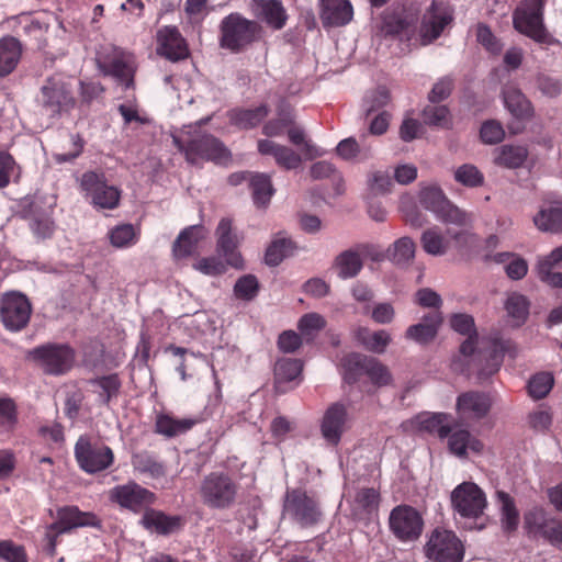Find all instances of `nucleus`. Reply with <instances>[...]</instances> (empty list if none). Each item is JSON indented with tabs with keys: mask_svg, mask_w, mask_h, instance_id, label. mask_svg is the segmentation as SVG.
I'll use <instances>...</instances> for the list:
<instances>
[{
	"mask_svg": "<svg viewBox=\"0 0 562 562\" xmlns=\"http://www.w3.org/2000/svg\"><path fill=\"white\" fill-rule=\"evenodd\" d=\"M450 323L457 333L468 336L460 346L459 355L452 361L453 370L467 375H476L481 381L496 373L503 362L504 345L496 339H480L474 318L469 314H454Z\"/></svg>",
	"mask_w": 562,
	"mask_h": 562,
	"instance_id": "f257e3e1",
	"label": "nucleus"
},
{
	"mask_svg": "<svg viewBox=\"0 0 562 562\" xmlns=\"http://www.w3.org/2000/svg\"><path fill=\"white\" fill-rule=\"evenodd\" d=\"M175 146L184 154L188 162L198 165L203 160L215 164H225L231 158L229 150L216 137L210 134L195 133L189 136V133L182 132L172 136Z\"/></svg>",
	"mask_w": 562,
	"mask_h": 562,
	"instance_id": "f03ea898",
	"label": "nucleus"
},
{
	"mask_svg": "<svg viewBox=\"0 0 562 562\" xmlns=\"http://www.w3.org/2000/svg\"><path fill=\"white\" fill-rule=\"evenodd\" d=\"M239 490L240 485L234 476L224 471H214L201 480L198 494L206 508L225 510L237 503Z\"/></svg>",
	"mask_w": 562,
	"mask_h": 562,
	"instance_id": "7ed1b4c3",
	"label": "nucleus"
},
{
	"mask_svg": "<svg viewBox=\"0 0 562 562\" xmlns=\"http://www.w3.org/2000/svg\"><path fill=\"white\" fill-rule=\"evenodd\" d=\"M260 35L261 26L239 13H231L221 22V47L232 53L244 50L258 41Z\"/></svg>",
	"mask_w": 562,
	"mask_h": 562,
	"instance_id": "20e7f679",
	"label": "nucleus"
},
{
	"mask_svg": "<svg viewBox=\"0 0 562 562\" xmlns=\"http://www.w3.org/2000/svg\"><path fill=\"white\" fill-rule=\"evenodd\" d=\"M546 0H525L513 15L514 27L539 44L552 45L557 40L543 23Z\"/></svg>",
	"mask_w": 562,
	"mask_h": 562,
	"instance_id": "39448f33",
	"label": "nucleus"
},
{
	"mask_svg": "<svg viewBox=\"0 0 562 562\" xmlns=\"http://www.w3.org/2000/svg\"><path fill=\"white\" fill-rule=\"evenodd\" d=\"M36 103L42 115L58 119L75 108L76 100L66 81L60 77H49L41 87Z\"/></svg>",
	"mask_w": 562,
	"mask_h": 562,
	"instance_id": "423d86ee",
	"label": "nucleus"
},
{
	"mask_svg": "<svg viewBox=\"0 0 562 562\" xmlns=\"http://www.w3.org/2000/svg\"><path fill=\"white\" fill-rule=\"evenodd\" d=\"M283 513L301 528H312L323 520L318 501L301 488L286 492Z\"/></svg>",
	"mask_w": 562,
	"mask_h": 562,
	"instance_id": "0eeeda50",
	"label": "nucleus"
},
{
	"mask_svg": "<svg viewBox=\"0 0 562 562\" xmlns=\"http://www.w3.org/2000/svg\"><path fill=\"white\" fill-rule=\"evenodd\" d=\"M345 368V379L349 382H356L357 379L366 374L372 384L376 386H386L392 383V374L389 368L375 358L361 353H349L342 360Z\"/></svg>",
	"mask_w": 562,
	"mask_h": 562,
	"instance_id": "6e6552de",
	"label": "nucleus"
},
{
	"mask_svg": "<svg viewBox=\"0 0 562 562\" xmlns=\"http://www.w3.org/2000/svg\"><path fill=\"white\" fill-rule=\"evenodd\" d=\"M420 204L446 224L463 226L467 224V214L453 205L437 186L423 187L418 194Z\"/></svg>",
	"mask_w": 562,
	"mask_h": 562,
	"instance_id": "1a4fd4ad",
	"label": "nucleus"
},
{
	"mask_svg": "<svg viewBox=\"0 0 562 562\" xmlns=\"http://www.w3.org/2000/svg\"><path fill=\"white\" fill-rule=\"evenodd\" d=\"M45 373L59 375L69 371L75 361V352L67 345L47 344L29 352Z\"/></svg>",
	"mask_w": 562,
	"mask_h": 562,
	"instance_id": "9d476101",
	"label": "nucleus"
},
{
	"mask_svg": "<svg viewBox=\"0 0 562 562\" xmlns=\"http://www.w3.org/2000/svg\"><path fill=\"white\" fill-rule=\"evenodd\" d=\"M108 497L111 503L134 514L145 512L156 502V495L135 481L115 485L109 491Z\"/></svg>",
	"mask_w": 562,
	"mask_h": 562,
	"instance_id": "9b49d317",
	"label": "nucleus"
},
{
	"mask_svg": "<svg viewBox=\"0 0 562 562\" xmlns=\"http://www.w3.org/2000/svg\"><path fill=\"white\" fill-rule=\"evenodd\" d=\"M389 527L398 541L414 542L423 532L424 519L412 506L398 505L390 513Z\"/></svg>",
	"mask_w": 562,
	"mask_h": 562,
	"instance_id": "f8f14e48",
	"label": "nucleus"
},
{
	"mask_svg": "<svg viewBox=\"0 0 562 562\" xmlns=\"http://www.w3.org/2000/svg\"><path fill=\"white\" fill-rule=\"evenodd\" d=\"M80 188L100 209L113 210L119 205L121 191L119 188L108 184L103 173L85 172L80 179Z\"/></svg>",
	"mask_w": 562,
	"mask_h": 562,
	"instance_id": "ddd939ff",
	"label": "nucleus"
},
{
	"mask_svg": "<svg viewBox=\"0 0 562 562\" xmlns=\"http://www.w3.org/2000/svg\"><path fill=\"white\" fill-rule=\"evenodd\" d=\"M451 503L456 513L463 518H479L487 505L484 492L472 482L459 484L451 493Z\"/></svg>",
	"mask_w": 562,
	"mask_h": 562,
	"instance_id": "4468645a",
	"label": "nucleus"
},
{
	"mask_svg": "<svg viewBox=\"0 0 562 562\" xmlns=\"http://www.w3.org/2000/svg\"><path fill=\"white\" fill-rule=\"evenodd\" d=\"M75 457L79 467L90 474L108 469L114 461V454L110 447L92 445L86 437H80L76 442Z\"/></svg>",
	"mask_w": 562,
	"mask_h": 562,
	"instance_id": "2eb2a0df",
	"label": "nucleus"
},
{
	"mask_svg": "<svg viewBox=\"0 0 562 562\" xmlns=\"http://www.w3.org/2000/svg\"><path fill=\"white\" fill-rule=\"evenodd\" d=\"M425 552L436 562H460L463 557V547L452 531L437 528L431 532Z\"/></svg>",
	"mask_w": 562,
	"mask_h": 562,
	"instance_id": "dca6fc26",
	"label": "nucleus"
},
{
	"mask_svg": "<svg viewBox=\"0 0 562 562\" xmlns=\"http://www.w3.org/2000/svg\"><path fill=\"white\" fill-rule=\"evenodd\" d=\"M32 306L27 297L19 292L5 293L1 300L0 317L11 331L23 329L31 317Z\"/></svg>",
	"mask_w": 562,
	"mask_h": 562,
	"instance_id": "f3484780",
	"label": "nucleus"
},
{
	"mask_svg": "<svg viewBox=\"0 0 562 562\" xmlns=\"http://www.w3.org/2000/svg\"><path fill=\"white\" fill-rule=\"evenodd\" d=\"M349 428L348 408L342 403L329 405L319 423L323 439L330 446H338L342 435Z\"/></svg>",
	"mask_w": 562,
	"mask_h": 562,
	"instance_id": "a211bd4d",
	"label": "nucleus"
},
{
	"mask_svg": "<svg viewBox=\"0 0 562 562\" xmlns=\"http://www.w3.org/2000/svg\"><path fill=\"white\" fill-rule=\"evenodd\" d=\"M468 233L462 231L447 229L443 234L438 226L425 229L420 236L423 250L435 257L445 256L451 248V240L467 243Z\"/></svg>",
	"mask_w": 562,
	"mask_h": 562,
	"instance_id": "6ab92c4d",
	"label": "nucleus"
},
{
	"mask_svg": "<svg viewBox=\"0 0 562 562\" xmlns=\"http://www.w3.org/2000/svg\"><path fill=\"white\" fill-rule=\"evenodd\" d=\"M492 406L490 396L482 392L470 391L458 396L456 408L463 420H479L485 417Z\"/></svg>",
	"mask_w": 562,
	"mask_h": 562,
	"instance_id": "aec40b11",
	"label": "nucleus"
},
{
	"mask_svg": "<svg viewBox=\"0 0 562 562\" xmlns=\"http://www.w3.org/2000/svg\"><path fill=\"white\" fill-rule=\"evenodd\" d=\"M99 67L104 75L116 78L125 88L133 86L135 65L131 54L114 52L113 56L99 61Z\"/></svg>",
	"mask_w": 562,
	"mask_h": 562,
	"instance_id": "412c9836",
	"label": "nucleus"
},
{
	"mask_svg": "<svg viewBox=\"0 0 562 562\" xmlns=\"http://www.w3.org/2000/svg\"><path fill=\"white\" fill-rule=\"evenodd\" d=\"M157 53L177 61L188 56L187 45L176 26H165L157 33Z\"/></svg>",
	"mask_w": 562,
	"mask_h": 562,
	"instance_id": "4be33fe9",
	"label": "nucleus"
},
{
	"mask_svg": "<svg viewBox=\"0 0 562 562\" xmlns=\"http://www.w3.org/2000/svg\"><path fill=\"white\" fill-rule=\"evenodd\" d=\"M217 236V250L225 258L226 262L236 268L241 269L244 267L243 258L239 252L236 251L237 239L232 234V221L228 218H222L216 228Z\"/></svg>",
	"mask_w": 562,
	"mask_h": 562,
	"instance_id": "5701e85b",
	"label": "nucleus"
},
{
	"mask_svg": "<svg viewBox=\"0 0 562 562\" xmlns=\"http://www.w3.org/2000/svg\"><path fill=\"white\" fill-rule=\"evenodd\" d=\"M99 525L100 520L94 514L81 512L75 506H66L58 509L54 528H60V531L68 532L74 528L98 527Z\"/></svg>",
	"mask_w": 562,
	"mask_h": 562,
	"instance_id": "b1692460",
	"label": "nucleus"
},
{
	"mask_svg": "<svg viewBox=\"0 0 562 562\" xmlns=\"http://www.w3.org/2000/svg\"><path fill=\"white\" fill-rule=\"evenodd\" d=\"M353 16L349 0H321V19L324 26H342Z\"/></svg>",
	"mask_w": 562,
	"mask_h": 562,
	"instance_id": "393cba45",
	"label": "nucleus"
},
{
	"mask_svg": "<svg viewBox=\"0 0 562 562\" xmlns=\"http://www.w3.org/2000/svg\"><path fill=\"white\" fill-rule=\"evenodd\" d=\"M258 151L261 155L272 156L277 165L286 170L296 169L302 162L301 155L295 153L292 148L280 145L273 140H258Z\"/></svg>",
	"mask_w": 562,
	"mask_h": 562,
	"instance_id": "a878e982",
	"label": "nucleus"
},
{
	"mask_svg": "<svg viewBox=\"0 0 562 562\" xmlns=\"http://www.w3.org/2000/svg\"><path fill=\"white\" fill-rule=\"evenodd\" d=\"M442 323L441 313L438 311L425 315L420 323L409 326L405 337L418 344H428L434 340Z\"/></svg>",
	"mask_w": 562,
	"mask_h": 562,
	"instance_id": "bb28decb",
	"label": "nucleus"
},
{
	"mask_svg": "<svg viewBox=\"0 0 562 562\" xmlns=\"http://www.w3.org/2000/svg\"><path fill=\"white\" fill-rule=\"evenodd\" d=\"M140 524L145 529L151 532L166 536L180 529L181 518L178 516H168L160 510L150 509L148 507L142 516Z\"/></svg>",
	"mask_w": 562,
	"mask_h": 562,
	"instance_id": "cd10ccee",
	"label": "nucleus"
},
{
	"mask_svg": "<svg viewBox=\"0 0 562 562\" xmlns=\"http://www.w3.org/2000/svg\"><path fill=\"white\" fill-rule=\"evenodd\" d=\"M442 5V0H434L428 14L424 18L423 36L429 41L436 40L451 21V14L448 10L441 8Z\"/></svg>",
	"mask_w": 562,
	"mask_h": 562,
	"instance_id": "c85d7f7f",
	"label": "nucleus"
},
{
	"mask_svg": "<svg viewBox=\"0 0 562 562\" xmlns=\"http://www.w3.org/2000/svg\"><path fill=\"white\" fill-rule=\"evenodd\" d=\"M255 13L273 30H281L288 20L286 11L280 0H255Z\"/></svg>",
	"mask_w": 562,
	"mask_h": 562,
	"instance_id": "c756f323",
	"label": "nucleus"
},
{
	"mask_svg": "<svg viewBox=\"0 0 562 562\" xmlns=\"http://www.w3.org/2000/svg\"><path fill=\"white\" fill-rule=\"evenodd\" d=\"M205 235L206 229L202 225H192L186 227L173 241L172 252L175 258L182 259L191 256L194 252L199 241L202 240Z\"/></svg>",
	"mask_w": 562,
	"mask_h": 562,
	"instance_id": "7c9ffc66",
	"label": "nucleus"
},
{
	"mask_svg": "<svg viewBox=\"0 0 562 562\" xmlns=\"http://www.w3.org/2000/svg\"><path fill=\"white\" fill-rule=\"evenodd\" d=\"M203 419L200 416L175 418L168 414H159L156 417V431L165 437H176L191 430Z\"/></svg>",
	"mask_w": 562,
	"mask_h": 562,
	"instance_id": "2f4dec72",
	"label": "nucleus"
},
{
	"mask_svg": "<svg viewBox=\"0 0 562 562\" xmlns=\"http://www.w3.org/2000/svg\"><path fill=\"white\" fill-rule=\"evenodd\" d=\"M21 42L13 36L0 38V78L9 76L18 67L22 57Z\"/></svg>",
	"mask_w": 562,
	"mask_h": 562,
	"instance_id": "473e14b6",
	"label": "nucleus"
},
{
	"mask_svg": "<svg viewBox=\"0 0 562 562\" xmlns=\"http://www.w3.org/2000/svg\"><path fill=\"white\" fill-rule=\"evenodd\" d=\"M446 438L449 451L458 458L467 457L468 451L480 453L484 448L483 442L467 429L450 431Z\"/></svg>",
	"mask_w": 562,
	"mask_h": 562,
	"instance_id": "72a5a7b5",
	"label": "nucleus"
},
{
	"mask_svg": "<svg viewBox=\"0 0 562 562\" xmlns=\"http://www.w3.org/2000/svg\"><path fill=\"white\" fill-rule=\"evenodd\" d=\"M448 420L449 415L445 413H422L412 420V424L419 430L436 434L443 439L451 431Z\"/></svg>",
	"mask_w": 562,
	"mask_h": 562,
	"instance_id": "f704fd0d",
	"label": "nucleus"
},
{
	"mask_svg": "<svg viewBox=\"0 0 562 562\" xmlns=\"http://www.w3.org/2000/svg\"><path fill=\"white\" fill-rule=\"evenodd\" d=\"M496 502L499 509V521L503 531H515L519 525V512L514 498L504 491H497Z\"/></svg>",
	"mask_w": 562,
	"mask_h": 562,
	"instance_id": "c9c22d12",
	"label": "nucleus"
},
{
	"mask_svg": "<svg viewBox=\"0 0 562 562\" xmlns=\"http://www.w3.org/2000/svg\"><path fill=\"white\" fill-rule=\"evenodd\" d=\"M131 464L135 472L146 475L153 480H157L166 475L165 464L148 451L134 453L131 459Z\"/></svg>",
	"mask_w": 562,
	"mask_h": 562,
	"instance_id": "e433bc0d",
	"label": "nucleus"
},
{
	"mask_svg": "<svg viewBox=\"0 0 562 562\" xmlns=\"http://www.w3.org/2000/svg\"><path fill=\"white\" fill-rule=\"evenodd\" d=\"M267 104H260L255 109H234L228 112L229 122L243 130L257 126L268 115Z\"/></svg>",
	"mask_w": 562,
	"mask_h": 562,
	"instance_id": "4c0bfd02",
	"label": "nucleus"
},
{
	"mask_svg": "<svg viewBox=\"0 0 562 562\" xmlns=\"http://www.w3.org/2000/svg\"><path fill=\"white\" fill-rule=\"evenodd\" d=\"M362 260L355 249H348L340 252L333 262V269L338 278L346 280L355 278L362 269Z\"/></svg>",
	"mask_w": 562,
	"mask_h": 562,
	"instance_id": "58836bf2",
	"label": "nucleus"
},
{
	"mask_svg": "<svg viewBox=\"0 0 562 562\" xmlns=\"http://www.w3.org/2000/svg\"><path fill=\"white\" fill-rule=\"evenodd\" d=\"M303 363L299 359L281 358L274 364V383L277 390L285 392L284 384L300 378Z\"/></svg>",
	"mask_w": 562,
	"mask_h": 562,
	"instance_id": "ea45409f",
	"label": "nucleus"
},
{
	"mask_svg": "<svg viewBox=\"0 0 562 562\" xmlns=\"http://www.w3.org/2000/svg\"><path fill=\"white\" fill-rule=\"evenodd\" d=\"M503 95L505 106L514 117L527 120L532 116V105L520 90L508 87L504 90Z\"/></svg>",
	"mask_w": 562,
	"mask_h": 562,
	"instance_id": "a19ab883",
	"label": "nucleus"
},
{
	"mask_svg": "<svg viewBox=\"0 0 562 562\" xmlns=\"http://www.w3.org/2000/svg\"><path fill=\"white\" fill-rule=\"evenodd\" d=\"M528 150L524 146L503 145L494 150L493 161L499 167L516 169L524 165Z\"/></svg>",
	"mask_w": 562,
	"mask_h": 562,
	"instance_id": "79ce46f5",
	"label": "nucleus"
},
{
	"mask_svg": "<svg viewBox=\"0 0 562 562\" xmlns=\"http://www.w3.org/2000/svg\"><path fill=\"white\" fill-rule=\"evenodd\" d=\"M393 187L392 178L386 170H373L367 175L366 201L374 200L378 196L391 192Z\"/></svg>",
	"mask_w": 562,
	"mask_h": 562,
	"instance_id": "37998d69",
	"label": "nucleus"
},
{
	"mask_svg": "<svg viewBox=\"0 0 562 562\" xmlns=\"http://www.w3.org/2000/svg\"><path fill=\"white\" fill-rule=\"evenodd\" d=\"M536 227L541 232H562V206L554 205L541 209L533 217Z\"/></svg>",
	"mask_w": 562,
	"mask_h": 562,
	"instance_id": "c03bdc74",
	"label": "nucleus"
},
{
	"mask_svg": "<svg viewBox=\"0 0 562 562\" xmlns=\"http://www.w3.org/2000/svg\"><path fill=\"white\" fill-rule=\"evenodd\" d=\"M505 310L515 326L522 325L529 314V301L520 293L513 292L507 295Z\"/></svg>",
	"mask_w": 562,
	"mask_h": 562,
	"instance_id": "a18cd8bd",
	"label": "nucleus"
},
{
	"mask_svg": "<svg viewBox=\"0 0 562 562\" xmlns=\"http://www.w3.org/2000/svg\"><path fill=\"white\" fill-rule=\"evenodd\" d=\"M254 202L258 206H266L274 193L271 178L266 173H256L250 178Z\"/></svg>",
	"mask_w": 562,
	"mask_h": 562,
	"instance_id": "49530a36",
	"label": "nucleus"
},
{
	"mask_svg": "<svg viewBox=\"0 0 562 562\" xmlns=\"http://www.w3.org/2000/svg\"><path fill=\"white\" fill-rule=\"evenodd\" d=\"M416 245L411 237H402L394 241L389 249V258L397 266H405L412 262L415 257Z\"/></svg>",
	"mask_w": 562,
	"mask_h": 562,
	"instance_id": "de8ad7c7",
	"label": "nucleus"
},
{
	"mask_svg": "<svg viewBox=\"0 0 562 562\" xmlns=\"http://www.w3.org/2000/svg\"><path fill=\"white\" fill-rule=\"evenodd\" d=\"M294 250L293 241L285 237H278L266 250L265 260L268 266L276 267Z\"/></svg>",
	"mask_w": 562,
	"mask_h": 562,
	"instance_id": "09e8293b",
	"label": "nucleus"
},
{
	"mask_svg": "<svg viewBox=\"0 0 562 562\" xmlns=\"http://www.w3.org/2000/svg\"><path fill=\"white\" fill-rule=\"evenodd\" d=\"M90 384L98 387L99 402L108 404L112 397L116 396L121 382L116 374L104 375L90 381Z\"/></svg>",
	"mask_w": 562,
	"mask_h": 562,
	"instance_id": "8fccbe9b",
	"label": "nucleus"
},
{
	"mask_svg": "<svg viewBox=\"0 0 562 562\" xmlns=\"http://www.w3.org/2000/svg\"><path fill=\"white\" fill-rule=\"evenodd\" d=\"M454 180L467 188H479L484 184V175L472 164L458 167L453 173Z\"/></svg>",
	"mask_w": 562,
	"mask_h": 562,
	"instance_id": "3c124183",
	"label": "nucleus"
},
{
	"mask_svg": "<svg viewBox=\"0 0 562 562\" xmlns=\"http://www.w3.org/2000/svg\"><path fill=\"white\" fill-rule=\"evenodd\" d=\"M422 117L429 126L448 127L450 124V112L446 105L431 103L423 110Z\"/></svg>",
	"mask_w": 562,
	"mask_h": 562,
	"instance_id": "603ef678",
	"label": "nucleus"
},
{
	"mask_svg": "<svg viewBox=\"0 0 562 562\" xmlns=\"http://www.w3.org/2000/svg\"><path fill=\"white\" fill-rule=\"evenodd\" d=\"M337 154L345 160L356 159H368L371 157V150L369 148L361 149L360 145L353 137H348L340 140L336 147Z\"/></svg>",
	"mask_w": 562,
	"mask_h": 562,
	"instance_id": "864d4df0",
	"label": "nucleus"
},
{
	"mask_svg": "<svg viewBox=\"0 0 562 562\" xmlns=\"http://www.w3.org/2000/svg\"><path fill=\"white\" fill-rule=\"evenodd\" d=\"M18 423L16 405L10 397H0V431H11Z\"/></svg>",
	"mask_w": 562,
	"mask_h": 562,
	"instance_id": "5fc2aeb1",
	"label": "nucleus"
},
{
	"mask_svg": "<svg viewBox=\"0 0 562 562\" xmlns=\"http://www.w3.org/2000/svg\"><path fill=\"white\" fill-rule=\"evenodd\" d=\"M110 241L112 246L116 248L130 247L136 241V233L131 224H122L109 233Z\"/></svg>",
	"mask_w": 562,
	"mask_h": 562,
	"instance_id": "6e6d98bb",
	"label": "nucleus"
},
{
	"mask_svg": "<svg viewBox=\"0 0 562 562\" xmlns=\"http://www.w3.org/2000/svg\"><path fill=\"white\" fill-rule=\"evenodd\" d=\"M552 518H548L540 508H533L525 514V527L530 533L543 535Z\"/></svg>",
	"mask_w": 562,
	"mask_h": 562,
	"instance_id": "4d7b16f0",
	"label": "nucleus"
},
{
	"mask_svg": "<svg viewBox=\"0 0 562 562\" xmlns=\"http://www.w3.org/2000/svg\"><path fill=\"white\" fill-rule=\"evenodd\" d=\"M553 376L550 373H538L533 375L528 384V391L533 398H543L553 386Z\"/></svg>",
	"mask_w": 562,
	"mask_h": 562,
	"instance_id": "13d9d810",
	"label": "nucleus"
},
{
	"mask_svg": "<svg viewBox=\"0 0 562 562\" xmlns=\"http://www.w3.org/2000/svg\"><path fill=\"white\" fill-rule=\"evenodd\" d=\"M258 290V280L252 274H246L240 277L234 285V293L236 297L246 301L252 300L257 295Z\"/></svg>",
	"mask_w": 562,
	"mask_h": 562,
	"instance_id": "bf43d9fd",
	"label": "nucleus"
},
{
	"mask_svg": "<svg viewBox=\"0 0 562 562\" xmlns=\"http://www.w3.org/2000/svg\"><path fill=\"white\" fill-rule=\"evenodd\" d=\"M68 144L70 146L69 150L53 154V158L57 164L71 162L81 155L85 140L79 134H70Z\"/></svg>",
	"mask_w": 562,
	"mask_h": 562,
	"instance_id": "052dcab7",
	"label": "nucleus"
},
{
	"mask_svg": "<svg viewBox=\"0 0 562 562\" xmlns=\"http://www.w3.org/2000/svg\"><path fill=\"white\" fill-rule=\"evenodd\" d=\"M325 326L326 321L321 314L307 313L300 318L297 328L303 336L313 337L319 330L325 328Z\"/></svg>",
	"mask_w": 562,
	"mask_h": 562,
	"instance_id": "680f3d73",
	"label": "nucleus"
},
{
	"mask_svg": "<svg viewBox=\"0 0 562 562\" xmlns=\"http://www.w3.org/2000/svg\"><path fill=\"white\" fill-rule=\"evenodd\" d=\"M0 559L4 562H27L25 549L12 540H0Z\"/></svg>",
	"mask_w": 562,
	"mask_h": 562,
	"instance_id": "e2e57ef3",
	"label": "nucleus"
},
{
	"mask_svg": "<svg viewBox=\"0 0 562 562\" xmlns=\"http://www.w3.org/2000/svg\"><path fill=\"white\" fill-rule=\"evenodd\" d=\"M193 268L205 276H220L226 271V265L221 258L212 256L199 259Z\"/></svg>",
	"mask_w": 562,
	"mask_h": 562,
	"instance_id": "0e129e2a",
	"label": "nucleus"
},
{
	"mask_svg": "<svg viewBox=\"0 0 562 562\" xmlns=\"http://www.w3.org/2000/svg\"><path fill=\"white\" fill-rule=\"evenodd\" d=\"M480 135L483 143L492 145L504 139L505 131L499 122L490 120L482 124Z\"/></svg>",
	"mask_w": 562,
	"mask_h": 562,
	"instance_id": "69168bd1",
	"label": "nucleus"
},
{
	"mask_svg": "<svg viewBox=\"0 0 562 562\" xmlns=\"http://www.w3.org/2000/svg\"><path fill=\"white\" fill-rule=\"evenodd\" d=\"M538 89L547 97L554 98L562 92V81L540 74L536 79Z\"/></svg>",
	"mask_w": 562,
	"mask_h": 562,
	"instance_id": "338daca9",
	"label": "nucleus"
},
{
	"mask_svg": "<svg viewBox=\"0 0 562 562\" xmlns=\"http://www.w3.org/2000/svg\"><path fill=\"white\" fill-rule=\"evenodd\" d=\"M453 88V79L451 77H443L439 79L432 87L428 94L430 103H437L447 99Z\"/></svg>",
	"mask_w": 562,
	"mask_h": 562,
	"instance_id": "774afa93",
	"label": "nucleus"
}]
</instances>
